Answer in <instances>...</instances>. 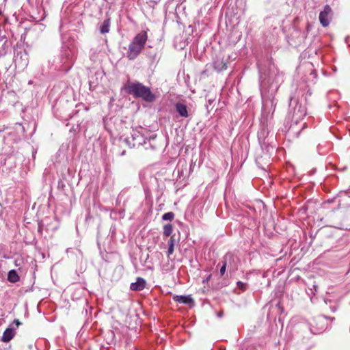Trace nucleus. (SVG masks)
<instances>
[{"mask_svg": "<svg viewBox=\"0 0 350 350\" xmlns=\"http://www.w3.org/2000/svg\"><path fill=\"white\" fill-rule=\"evenodd\" d=\"M213 67L217 71L221 72L227 68V64L224 59L217 58L213 62Z\"/></svg>", "mask_w": 350, "mask_h": 350, "instance_id": "nucleus-15", "label": "nucleus"}, {"mask_svg": "<svg viewBox=\"0 0 350 350\" xmlns=\"http://www.w3.org/2000/svg\"><path fill=\"white\" fill-rule=\"evenodd\" d=\"M174 248V246L169 245L168 250H167V252L168 256H170L171 254H173Z\"/></svg>", "mask_w": 350, "mask_h": 350, "instance_id": "nucleus-24", "label": "nucleus"}, {"mask_svg": "<svg viewBox=\"0 0 350 350\" xmlns=\"http://www.w3.org/2000/svg\"><path fill=\"white\" fill-rule=\"evenodd\" d=\"M237 287L241 289L242 291H245L247 288V284L242 282L241 281H238L237 282Z\"/></svg>", "mask_w": 350, "mask_h": 350, "instance_id": "nucleus-21", "label": "nucleus"}, {"mask_svg": "<svg viewBox=\"0 0 350 350\" xmlns=\"http://www.w3.org/2000/svg\"><path fill=\"white\" fill-rule=\"evenodd\" d=\"M224 262H226V266L230 272H234L238 269L239 260L238 257L233 254L227 253L223 258Z\"/></svg>", "mask_w": 350, "mask_h": 350, "instance_id": "nucleus-9", "label": "nucleus"}, {"mask_svg": "<svg viewBox=\"0 0 350 350\" xmlns=\"http://www.w3.org/2000/svg\"><path fill=\"white\" fill-rule=\"evenodd\" d=\"M310 331L314 334H317L323 332L327 329V322L324 316H318L314 317L312 322L310 323Z\"/></svg>", "mask_w": 350, "mask_h": 350, "instance_id": "nucleus-6", "label": "nucleus"}, {"mask_svg": "<svg viewBox=\"0 0 350 350\" xmlns=\"http://www.w3.org/2000/svg\"><path fill=\"white\" fill-rule=\"evenodd\" d=\"M126 92L135 98H142L145 101L152 102L155 96L148 87L139 82L129 83L125 87Z\"/></svg>", "mask_w": 350, "mask_h": 350, "instance_id": "nucleus-2", "label": "nucleus"}, {"mask_svg": "<svg viewBox=\"0 0 350 350\" xmlns=\"http://www.w3.org/2000/svg\"><path fill=\"white\" fill-rule=\"evenodd\" d=\"M305 124H306V123H304V124L301 125V129H299L297 131V135H299V134L300 133L301 131L304 128Z\"/></svg>", "mask_w": 350, "mask_h": 350, "instance_id": "nucleus-29", "label": "nucleus"}, {"mask_svg": "<svg viewBox=\"0 0 350 350\" xmlns=\"http://www.w3.org/2000/svg\"><path fill=\"white\" fill-rule=\"evenodd\" d=\"M260 86L262 88V114L260 119L261 128L258 132L259 139L265 138L269 134V127L271 126V122L267 118H265L266 106L270 103L271 107L274 112L277 102L273 96V94L277 92L280 83L283 81V75L280 72L277 68L271 69L267 76L263 78L260 76Z\"/></svg>", "mask_w": 350, "mask_h": 350, "instance_id": "nucleus-1", "label": "nucleus"}, {"mask_svg": "<svg viewBox=\"0 0 350 350\" xmlns=\"http://www.w3.org/2000/svg\"><path fill=\"white\" fill-rule=\"evenodd\" d=\"M222 262H223V265H222L221 267L220 268V274L221 275H223L225 273L226 269H228V267L226 266V262H224V261Z\"/></svg>", "mask_w": 350, "mask_h": 350, "instance_id": "nucleus-22", "label": "nucleus"}, {"mask_svg": "<svg viewBox=\"0 0 350 350\" xmlns=\"http://www.w3.org/2000/svg\"><path fill=\"white\" fill-rule=\"evenodd\" d=\"M14 62L19 68H25L29 63L28 55L25 50H15Z\"/></svg>", "mask_w": 350, "mask_h": 350, "instance_id": "nucleus-7", "label": "nucleus"}, {"mask_svg": "<svg viewBox=\"0 0 350 350\" xmlns=\"http://www.w3.org/2000/svg\"><path fill=\"white\" fill-rule=\"evenodd\" d=\"M267 108H269V111H273V109H271V104L270 103H269V104L266 106V108H265V116L264 117L266 118H268V115L266 114L267 113ZM268 113H270V111H268ZM273 113V112H272V114Z\"/></svg>", "mask_w": 350, "mask_h": 350, "instance_id": "nucleus-23", "label": "nucleus"}, {"mask_svg": "<svg viewBox=\"0 0 350 350\" xmlns=\"http://www.w3.org/2000/svg\"><path fill=\"white\" fill-rule=\"evenodd\" d=\"M126 144L131 148L139 146L145 143L144 136L138 131H133L131 137L124 139Z\"/></svg>", "mask_w": 350, "mask_h": 350, "instance_id": "nucleus-8", "label": "nucleus"}, {"mask_svg": "<svg viewBox=\"0 0 350 350\" xmlns=\"http://www.w3.org/2000/svg\"><path fill=\"white\" fill-rule=\"evenodd\" d=\"M173 299L180 304H189L193 303V299L190 295H174Z\"/></svg>", "mask_w": 350, "mask_h": 350, "instance_id": "nucleus-13", "label": "nucleus"}, {"mask_svg": "<svg viewBox=\"0 0 350 350\" xmlns=\"http://www.w3.org/2000/svg\"><path fill=\"white\" fill-rule=\"evenodd\" d=\"M174 218V213L172 212H167L163 215L162 219L165 221H172Z\"/></svg>", "mask_w": 350, "mask_h": 350, "instance_id": "nucleus-20", "label": "nucleus"}, {"mask_svg": "<svg viewBox=\"0 0 350 350\" xmlns=\"http://www.w3.org/2000/svg\"><path fill=\"white\" fill-rule=\"evenodd\" d=\"M311 94H312V92H311L310 90H308V92H307V96H308H308H311Z\"/></svg>", "mask_w": 350, "mask_h": 350, "instance_id": "nucleus-31", "label": "nucleus"}, {"mask_svg": "<svg viewBox=\"0 0 350 350\" xmlns=\"http://www.w3.org/2000/svg\"><path fill=\"white\" fill-rule=\"evenodd\" d=\"M290 107L292 108L289 112L292 124L290 126L289 131L293 132L296 131L295 126L306 116V108L304 105H302L297 100L293 98L291 99Z\"/></svg>", "mask_w": 350, "mask_h": 350, "instance_id": "nucleus-4", "label": "nucleus"}, {"mask_svg": "<svg viewBox=\"0 0 350 350\" xmlns=\"http://www.w3.org/2000/svg\"><path fill=\"white\" fill-rule=\"evenodd\" d=\"M7 42L0 40V57L3 56L7 53Z\"/></svg>", "mask_w": 350, "mask_h": 350, "instance_id": "nucleus-19", "label": "nucleus"}, {"mask_svg": "<svg viewBox=\"0 0 350 350\" xmlns=\"http://www.w3.org/2000/svg\"><path fill=\"white\" fill-rule=\"evenodd\" d=\"M116 214H117V212L115 211H112L111 212V214H110V217L113 219H116L117 217H116Z\"/></svg>", "mask_w": 350, "mask_h": 350, "instance_id": "nucleus-25", "label": "nucleus"}, {"mask_svg": "<svg viewBox=\"0 0 350 350\" xmlns=\"http://www.w3.org/2000/svg\"><path fill=\"white\" fill-rule=\"evenodd\" d=\"M75 59V51L70 48L64 49L59 57L56 66L59 70L68 72L72 66Z\"/></svg>", "mask_w": 350, "mask_h": 350, "instance_id": "nucleus-5", "label": "nucleus"}, {"mask_svg": "<svg viewBox=\"0 0 350 350\" xmlns=\"http://www.w3.org/2000/svg\"><path fill=\"white\" fill-rule=\"evenodd\" d=\"M146 286V281L140 277H138L136 282L131 284L130 288L134 291H140L145 288Z\"/></svg>", "mask_w": 350, "mask_h": 350, "instance_id": "nucleus-11", "label": "nucleus"}, {"mask_svg": "<svg viewBox=\"0 0 350 350\" xmlns=\"http://www.w3.org/2000/svg\"><path fill=\"white\" fill-rule=\"evenodd\" d=\"M222 315H223L222 312H221V313L218 314V317H222Z\"/></svg>", "mask_w": 350, "mask_h": 350, "instance_id": "nucleus-33", "label": "nucleus"}, {"mask_svg": "<svg viewBox=\"0 0 350 350\" xmlns=\"http://www.w3.org/2000/svg\"><path fill=\"white\" fill-rule=\"evenodd\" d=\"M13 323L16 325V327L21 325V322L18 319H14Z\"/></svg>", "mask_w": 350, "mask_h": 350, "instance_id": "nucleus-27", "label": "nucleus"}, {"mask_svg": "<svg viewBox=\"0 0 350 350\" xmlns=\"http://www.w3.org/2000/svg\"><path fill=\"white\" fill-rule=\"evenodd\" d=\"M20 280L19 275L14 269H12L8 272V280L12 283H16Z\"/></svg>", "mask_w": 350, "mask_h": 350, "instance_id": "nucleus-17", "label": "nucleus"}, {"mask_svg": "<svg viewBox=\"0 0 350 350\" xmlns=\"http://www.w3.org/2000/svg\"><path fill=\"white\" fill-rule=\"evenodd\" d=\"M313 288H314V291H317V286L314 284L313 285Z\"/></svg>", "mask_w": 350, "mask_h": 350, "instance_id": "nucleus-30", "label": "nucleus"}, {"mask_svg": "<svg viewBox=\"0 0 350 350\" xmlns=\"http://www.w3.org/2000/svg\"><path fill=\"white\" fill-rule=\"evenodd\" d=\"M120 218H123L124 215V210H121L119 211Z\"/></svg>", "mask_w": 350, "mask_h": 350, "instance_id": "nucleus-28", "label": "nucleus"}, {"mask_svg": "<svg viewBox=\"0 0 350 350\" xmlns=\"http://www.w3.org/2000/svg\"><path fill=\"white\" fill-rule=\"evenodd\" d=\"M344 193L346 194V195H348L349 194V192L347 191H344Z\"/></svg>", "mask_w": 350, "mask_h": 350, "instance_id": "nucleus-34", "label": "nucleus"}, {"mask_svg": "<svg viewBox=\"0 0 350 350\" xmlns=\"http://www.w3.org/2000/svg\"><path fill=\"white\" fill-rule=\"evenodd\" d=\"M15 331L13 328L8 327L3 333L1 340L4 342L10 341L15 336Z\"/></svg>", "mask_w": 350, "mask_h": 350, "instance_id": "nucleus-14", "label": "nucleus"}, {"mask_svg": "<svg viewBox=\"0 0 350 350\" xmlns=\"http://www.w3.org/2000/svg\"><path fill=\"white\" fill-rule=\"evenodd\" d=\"M148 40L147 33L141 31L137 34L129 45L126 57L130 60L135 59L141 53Z\"/></svg>", "mask_w": 350, "mask_h": 350, "instance_id": "nucleus-3", "label": "nucleus"}, {"mask_svg": "<svg viewBox=\"0 0 350 350\" xmlns=\"http://www.w3.org/2000/svg\"><path fill=\"white\" fill-rule=\"evenodd\" d=\"M110 18H106L99 27V31L102 34L107 33L109 31L110 29Z\"/></svg>", "mask_w": 350, "mask_h": 350, "instance_id": "nucleus-16", "label": "nucleus"}, {"mask_svg": "<svg viewBox=\"0 0 350 350\" xmlns=\"http://www.w3.org/2000/svg\"><path fill=\"white\" fill-rule=\"evenodd\" d=\"M126 154V151L125 150H123L121 153H120V155L121 156H123Z\"/></svg>", "mask_w": 350, "mask_h": 350, "instance_id": "nucleus-32", "label": "nucleus"}, {"mask_svg": "<svg viewBox=\"0 0 350 350\" xmlns=\"http://www.w3.org/2000/svg\"><path fill=\"white\" fill-rule=\"evenodd\" d=\"M332 10L329 5H325L323 10L319 14V21L324 27H327L332 18Z\"/></svg>", "mask_w": 350, "mask_h": 350, "instance_id": "nucleus-10", "label": "nucleus"}, {"mask_svg": "<svg viewBox=\"0 0 350 350\" xmlns=\"http://www.w3.org/2000/svg\"><path fill=\"white\" fill-rule=\"evenodd\" d=\"M175 109L180 116L183 118H187L189 116L187 107L185 105L177 103L175 105Z\"/></svg>", "mask_w": 350, "mask_h": 350, "instance_id": "nucleus-12", "label": "nucleus"}, {"mask_svg": "<svg viewBox=\"0 0 350 350\" xmlns=\"http://www.w3.org/2000/svg\"><path fill=\"white\" fill-rule=\"evenodd\" d=\"M173 232V226L170 224H165L163 226V235L165 237H169L172 234Z\"/></svg>", "mask_w": 350, "mask_h": 350, "instance_id": "nucleus-18", "label": "nucleus"}, {"mask_svg": "<svg viewBox=\"0 0 350 350\" xmlns=\"http://www.w3.org/2000/svg\"><path fill=\"white\" fill-rule=\"evenodd\" d=\"M174 242H175V240L173 237H171L170 241H169V245H172V246H174Z\"/></svg>", "mask_w": 350, "mask_h": 350, "instance_id": "nucleus-26", "label": "nucleus"}]
</instances>
